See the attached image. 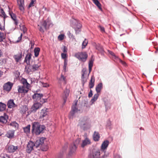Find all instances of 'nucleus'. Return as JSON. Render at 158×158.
Wrapping results in <instances>:
<instances>
[{
    "instance_id": "16",
    "label": "nucleus",
    "mask_w": 158,
    "mask_h": 158,
    "mask_svg": "<svg viewBox=\"0 0 158 158\" xmlns=\"http://www.w3.org/2000/svg\"><path fill=\"white\" fill-rule=\"evenodd\" d=\"M35 146L34 143L31 141H30L27 145L26 152L28 153H30L33 149V147Z\"/></svg>"
},
{
    "instance_id": "40",
    "label": "nucleus",
    "mask_w": 158,
    "mask_h": 158,
    "mask_svg": "<svg viewBox=\"0 0 158 158\" xmlns=\"http://www.w3.org/2000/svg\"><path fill=\"white\" fill-rule=\"evenodd\" d=\"M28 108L26 106H24L22 108L21 112L22 114H25Z\"/></svg>"
},
{
    "instance_id": "44",
    "label": "nucleus",
    "mask_w": 158,
    "mask_h": 158,
    "mask_svg": "<svg viewBox=\"0 0 158 158\" xmlns=\"http://www.w3.org/2000/svg\"><path fill=\"white\" fill-rule=\"evenodd\" d=\"M1 13L3 15V18H4V21L5 22V18L7 17V16H6V14H5V13L4 11L3 10L2 8H1Z\"/></svg>"
},
{
    "instance_id": "59",
    "label": "nucleus",
    "mask_w": 158,
    "mask_h": 158,
    "mask_svg": "<svg viewBox=\"0 0 158 158\" xmlns=\"http://www.w3.org/2000/svg\"><path fill=\"white\" fill-rule=\"evenodd\" d=\"M22 36H23V34H22V33H21L20 35V37H19L18 38V40L17 41V42H19L20 40H22Z\"/></svg>"
},
{
    "instance_id": "47",
    "label": "nucleus",
    "mask_w": 158,
    "mask_h": 158,
    "mask_svg": "<svg viewBox=\"0 0 158 158\" xmlns=\"http://www.w3.org/2000/svg\"><path fill=\"white\" fill-rule=\"evenodd\" d=\"M48 23L46 20H45L44 21L43 23L42 24V26L45 29H47V25Z\"/></svg>"
},
{
    "instance_id": "22",
    "label": "nucleus",
    "mask_w": 158,
    "mask_h": 158,
    "mask_svg": "<svg viewBox=\"0 0 158 158\" xmlns=\"http://www.w3.org/2000/svg\"><path fill=\"white\" fill-rule=\"evenodd\" d=\"M93 56H92L91 59L89 61V72L88 73V75H89L90 73L91 72V71L92 69V66H93V62L94 61V59H93Z\"/></svg>"
},
{
    "instance_id": "43",
    "label": "nucleus",
    "mask_w": 158,
    "mask_h": 158,
    "mask_svg": "<svg viewBox=\"0 0 158 158\" xmlns=\"http://www.w3.org/2000/svg\"><path fill=\"white\" fill-rule=\"evenodd\" d=\"M5 38V36L4 34L2 32H0V42L3 41Z\"/></svg>"
},
{
    "instance_id": "1",
    "label": "nucleus",
    "mask_w": 158,
    "mask_h": 158,
    "mask_svg": "<svg viewBox=\"0 0 158 158\" xmlns=\"http://www.w3.org/2000/svg\"><path fill=\"white\" fill-rule=\"evenodd\" d=\"M91 122L89 119L87 117L81 118L79 120L78 126L84 130H87L91 127Z\"/></svg>"
},
{
    "instance_id": "35",
    "label": "nucleus",
    "mask_w": 158,
    "mask_h": 158,
    "mask_svg": "<svg viewBox=\"0 0 158 158\" xmlns=\"http://www.w3.org/2000/svg\"><path fill=\"white\" fill-rule=\"evenodd\" d=\"M6 106L5 104L0 102V112L6 109Z\"/></svg>"
},
{
    "instance_id": "42",
    "label": "nucleus",
    "mask_w": 158,
    "mask_h": 158,
    "mask_svg": "<svg viewBox=\"0 0 158 158\" xmlns=\"http://www.w3.org/2000/svg\"><path fill=\"white\" fill-rule=\"evenodd\" d=\"M9 14L10 15L11 18L14 20L16 19V15L13 12H9Z\"/></svg>"
},
{
    "instance_id": "45",
    "label": "nucleus",
    "mask_w": 158,
    "mask_h": 158,
    "mask_svg": "<svg viewBox=\"0 0 158 158\" xmlns=\"http://www.w3.org/2000/svg\"><path fill=\"white\" fill-rule=\"evenodd\" d=\"M67 34V35L69 37V38L72 39H75L74 36H73V35L72 34L70 33V31H68Z\"/></svg>"
},
{
    "instance_id": "36",
    "label": "nucleus",
    "mask_w": 158,
    "mask_h": 158,
    "mask_svg": "<svg viewBox=\"0 0 158 158\" xmlns=\"http://www.w3.org/2000/svg\"><path fill=\"white\" fill-rule=\"evenodd\" d=\"M8 118L7 116L5 117L4 116H1L0 117V122L3 123H6L7 122V119Z\"/></svg>"
},
{
    "instance_id": "5",
    "label": "nucleus",
    "mask_w": 158,
    "mask_h": 158,
    "mask_svg": "<svg viewBox=\"0 0 158 158\" xmlns=\"http://www.w3.org/2000/svg\"><path fill=\"white\" fill-rule=\"evenodd\" d=\"M75 56L79 60L85 62L87 58L88 55L86 52H82L75 54Z\"/></svg>"
},
{
    "instance_id": "62",
    "label": "nucleus",
    "mask_w": 158,
    "mask_h": 158,
    "mask_svg": "<svg viewBox=\"0 0 158 158\" xmlns=\"http://www.w3.org/2000/svg\"><path fill=\"white\" fill-rule=\"evenodd\" d=\"M14 20L15 22L14 23H15V25L17 26L18 23V21L17 20V19H15V20Z\"/></svg>"
},
{
    "instance_id": "46",
    "label": "nucleus",
    "mask_w": 158,
    "mask_h": 158,
    "mask_svg": "<svg viewBox=\"0 0 158 158\" xmlns=\"http://www.w3.org/2000/svg\"><path fill=\"white\" fill-rule=\"evenodd\" d=\"M10 125L15 127H17L18 126V124L15 122H12L10 123Z\"/></svg>"
},
{
    "instance_id": "34",
    "label": "nucleus",
    "mask_w": 158,
    "mask_h": 158,
    "mask_svg": "<svg viewBox=\"0 0 158 158\" xmlns=\"http://www.w3.org/2000/svg\"><path fill=\"white\" fill-rule=\"evenodd\" d=\"M22 57V54H20L15 55L14 56V58L15 61L16 62H18L21 59Z\"/></svg>"
},
{
    "instance_id": "21",
    "label": "nucleus",
    "mask_w": 158,
    "mask_h": 158,
    "mask_svg": "<svg viewBox=\"0 0 158 158\" xmlns=\"http://www.w3.org/2000/svg\"><path fill=\"white\" fill-rule=\"evenodd\" d=\"M91 142L89 139L86 138L82 141V143L81 144V147L82 148H84L85 146L89 144Z\"/></svg>"
},
{
    "instance_id": "23",
    "label": "nucleus",
    "mask_w": 158,
    "mask_h": 158,
    "mask_svg": "<svg viewBox=\"0 0 158 158\" xmlns=\"http://www.w3.org/2000/svg\"><path fill=\"white\" fill-rule=\"evenodd\" d=\"M31 53H29L27 54L25 57L24 62H26L27 64H30V60L31 58Z\"/></svg>"
},
{
    "instance_id": "52",
    "label": "nucleus",
    "mask_w": 158,
    "mask_h": 158,
    "mask_svg": "<svg viewBox=\"0 0 158 158\" xmlns=\"http://www.w3.org/2000/svg\"><path fill=\"white\" fill-rule=\"evenodd\" d=\"M64 35L60 34L58 36V38L60 40H63L64 38Z\"/></svg>"
},
{
    "instance_id": "12",
    "label": "nucleus",
    "mask_w": 158,
    "mask_h": 158,
    "mask_svg": "<svg viewBox=\"0 0 158 158\" xmlns=\"http://www.w3.org/2000/svg\"><path fill=\"white\" fill-rule=\"evenodd\" d=\"M42 104L41 103L38 102L34 103L31 108V111L33 112H35L38 109L42 106Z\"/></svg>"
},
{
    "instance_id": "58",
    "label": "nucleus",
    "mask_w": 158,
    "mask_h": 158,
    "mask_svg": "<svg viewBox=\"0 0 158 158\" xmlns=\"http://www.w3.org/2000/svg\"><path fill=\"white\" fill-rule=\"evenodd\" d=\"M93 95V93L92 91L91 90H90V92L88 94L89 97H91Z\"/></svg>"
},
{
    "instance_id": "26",
    "label": "nucleus",
    "mask_w": 158,
    "mask_h": 158,
    "mask_svg": "<svg viewBox=\"0 0 158 158\" xmlns=\"http://www.w3.org/2000/svg\"><path fill=\"white\" fill-rule=\"evenodd\" d=\"M21 83L23 84L22 85L27 87H30V85L28 83L26 79L24 78H22L21 81Z\"/></svg>"
},
{
    "instance_id": "33",
    "label": "nucleus",
    "mask_w": 158,
    "mask_h": 158,
    "mask_svg": "<svg viewBox=\"0 0 158 158\" xmlns=\"http://www.w3.org/2000/svg\"><path fill=\"white\" fill-rule=\"evenodd\" d=\"M99 95L98 93H97L94 95L93 97L91 100V104H92L96 101L97 100Z\"/></svg>"
},
{
    "instance_id": "24",
    "label": "nucleus",
    "mask_w": 158,
    "mask_h": 158,
    "mask_svg": "<svg viewBox=\"0 0 158 158\" xmlns=\"http://www.w3.org/2000/svg\"><path fill=\"white\" fill-rule=\"evenodd\" d=\"M15 131L13 130H10L6 134V136L8 138L11 139L14 136Z\"/></svg>"
},
{
    "instance_id": "51",
    "label": "nucleus",
    "mask_w": 158,
    "mask_h": 158,
    "mask_svg": "<svg viewBox=\"0 0 158 158\" xmlns=\"http://www.w3.org/2000/svg\"><path fill=\"white\" fill-rule=\"evenodd\" d=\"M35 1V0H31V2L30 3L28 6V8H30V7L33 6Z\"/></svg>"
},
{
    "instance_id": "57",
    "label": "nucleus",
    "mask_w": 158,
    "mask_h": 158,
    "mask_svg": "<svg viewBox=\"0 0 158 158\" xmlns=\"http://www.w3.org/2000/svg\"><path fill=\"white\" fill-rule=\"evenodd\" d=\"M38 26L39 27L38 28L39 29V30L40 31L42 32L43 33L44 32V30L42 28V27L41 26H40L39 25H38Z\"/></svg>"
},
{
    "instance_id": "50",
    "label": "nucleus",
    "mask_w": 158,
    "mask_h": 158,
    "mask_svg": "<svg viewBox=\"0 0 158 158\" xmlns=\"http://www.w3.org/2000/svg\"><path fill=\"white\" fill-rule=\"evenodd\" d=\"M1 158H11L8 155L5 154H3V155L1 156Z\"/></svg>"
},
{
    "instance_id": "48",
    "label": "nucleus",
    "mask_w": 158,
    "mask_h": 158,
    "mask_svg": "<svg viewBox=\"0 0 158 158\" xmlns=\"http://www.w3.org/2000/svg\"><path fill=\"white\" fill-rule=\"evenodd\" d=\"M111 122L110 121H108L107 123L106 126L107 127H108L109 129H111Z\"/></svg>"
},
{
    "instance_id": "37",
    "label": "nucleus",
    "mask_w": 158,
    "mask_h": 158,
    "mask_svg": "<svg viewBox=\"0 0 158 158\" xmlns=\"http://www.w3.org/2000/svg\"><path fill=\"white\" fill-rule=\"evenodd\" d=\"M40 49L39 48H36L34 49V52L35 56V57H37L39 55Z\"/></svg>"
},
{
    "instance_id": "11",
    "label": "nucleus",
    "mask_w": 158,
    "mask_h": 158,
    "mask_svg": "<svg viewBox=\"0 0 158 158\" xmlns=\"http://www.w3.org/2000/svg\"><path fill=\"white\" fill-rule=\"evenodd\" d=\"M109 143V141L106 140L104 141L102 144L100 151L103 152L105 154H107L108 153H106V150L108 147Z\"/></svg>"
},
{
    "instance_id": "14",
    "label": "nucleus",
    "mask_w": 158,
    "mask_h": 158,
    "mask_svg": "<svg viewBox=\"0 0 158 158\" xmlns=\"http://www.w3.org/2000/svg\"><path fill=\"white\" fill-rule=\"evenodd\" d=\"M18 148V146H14L12 145H8L7 147V152L9 153H13L16 151Z\"/></svg>"
},
{
    "instance_id": "53",
    "label": "nucleus",
    "mask_w": 158,
    "mask_h": 158,
    "mask_svg": "<svg viewBox=\"0 0 158 158\" xmlns=\"http://www.w3.org/2000/svg\"><path fill=\"white\" fill-rule=\"evenodd\" d=\"M61 57L63 59H65L67 57V54L66 53H62L61 54Z\"/></svg>"
},
{
    "instance_id": "32",
    "label": "nucleus",
    "mask_w": 158,
    "mask_h": 158,
    "mask_svg": "<svg viewBox=\"0 0 158 158\" xmlns=\"http://www.w3.org/2000/svg\"><path fill=\"white\" fill-rule=\"evenodd\" d=\"M31 126L30 125H27L26 127H23L24 132L26 134H28L30 133Z\"/></svg>"
},
{
    "instance_id": "30",
    "label": "nucleus",
    "mask_w": 158,
    "mask_h": 158,
    "mask_svg": "<svg viewBox=\"0 0 158 158\" xmlns=\"http://www.w3.org/2000/svg\"><path fill=\"white\" fill-rule=\"evenodd\" d=\"M94 78L93 77H92L89 84V87L90 89L93 87L94 85Z\"/></svg>"
},
{
    "instance_id": "2",
    "label": "nucleus",
    "mask_w": 158,
    "mask_h": 158,
    "mask_svg": "<svg viewBox=\"0 0 158 158\" xmlns=\"http://www.w3.org/2000/svg\"><path fill=\"white\" fill-rule=\"evenodd\" d=\"M32 132L37 135H38L42 133L45 128L44 125H40V123L36 122L32 123Z\"/></svg>"
},
{
    "instance_id": "15",
    "label": "nucleus",
    "mask_w": 158,
    "mask_h": 158,
    "mask_svg": "<svg viewBox=\"0 0 158 158\" xmlns=\"http://www.w3.org/2000/svg\"><path fill=\"white\" fill-rule=\"evenodd\" d=\"M82 71L83 73L82 75L81 78L82 81L84 83L86 82L87 78H88L89 75H88V71L86 69H83Z\"/></svg>"
},
{
    "instance_id": "29",
    "label": "nucleus",
    "mask_w": 158,
    "mask_h": 158,
    "mask_svg": "<svg viewBox=\"0 0 158 158\" xmlns=\"http://www.w3.org/2000/svg\"><path fill=\"white\" fill-rule=\"evenodd\" d=\"M96 49L100 52L101 53L104 52V50L102 46L99 44H98L96 45Z\"/></svg>"
},
{
    "instance_id": "18",
    "label": "nucleus",
    "mask_w": 158,
    "mask_h": 158,
    "mask_svg": "<svg viewBox=\"0 0 158 158\" xmlns=\"http://www.w3.org/2000/svg\"><path fill=\"white\" fill-rule=\"evenodd\" d=\"M48 110L46 108H44L41 110L40 113V118H43L47 116L48 115V112L47 110Z\"/></svg>"
},
{
    "instance_id": "7",
    "label": "nucleus",
    "mask_w": 158,
    "mask_h": 158,
    "mask_svg": "<svg viewBox=\"0 0 158 158\" xmlns=\"http://www.w3.org/2000/svg\"><path fill=\"white\" fill-rule=\"evenodd\" d=\"M75 20V22H73L72 26L75 30L76 34H77L81 31V29L82 26L79 21L76 20Z\"/></svg>"
},
{
    "instance_id": "6",
    "label": "nucleus",
    "mask_w": 158,
    "mask_h": 158,
    "mask_svg": "<svg viewBox=\"0 0 158 158\" xmlns=\"http://www.w3.org/2000/svg\"><path fill=\"white\" fill-rule=\"evenodd\" d=\"M80 139L77 138L73 143L71 144L70 147V153L72 154L76 151L77 146L80 143Z\"/></svg>"
},
{
    "instance_id": "31",
    "label": "nucleus",
    "mask_w": 158,
    "mask_h": 158,
    "mask_svg": "<svg viewBox=\"0 0 158 158\" xmlns=\"http://www.w3.org/2000/svg\"><path fill=\"white\" fill-rule=\"evenodd\" d=\"M94 3L101 10H102V9L101 7V4L98 0H92Z\"/></svg>"
},
{
    "instance_id": "8",
    "label": "nucleus",
    "mask_w": 158,
    "mask_h": 158,
    "mask_svg": "<svg viewBox=\"0 0 158 158\" xmlns=\"http://www.w3.org/2000/svg\"><path fill=\"white\" fill-rule=\"evenodd\" d=\"M100 150H98L96 151H93L92 153V158H105L109 154H105L101 156L100 157Z\"/></svg>"
},
{
    "instance_id": "38",
    "label": "nucleus",
    "mask_w": 158,
    "mask_h": 158,
    "mask_svg": "<svg viewBox=\"0 0 158 158\" xmlns=\"http://www.w3.org/2000/svg\"><path fill=\"white\" fill-rule=\"evenodd\" d=\"M40 66V65L39 64H34L32 65V69L33 71L37 70L39 67Z\"/></svg>"
},
{
    "instance_id": "20",
    "label": "nucleus",
    "mask_w": 158,
    "mask_h": 158,
    "mask_svg": "<svg viewBox=\"0 0 158 158\" xmlns=\"http://www.w3.org/2000/svg\"><path fill=\"white\" fill-rule=\"evenodd\" d=\"M17 2L19 9L21 10H24V0H17Z\"/></svg>"
},
{
    "instance_id": "64",
    "label": "nucleus",
    "mask_w": 158,
    "mask_h": 158,
    "mask_svg": "<svg viewBox=\"0 0 158 158\" xmlns=\"http://www.w3.org/2000/svg\"><path fill=\"white\" fill-rule=\"evenodd\" d=\"M0 61H1L3 62V63H5L6 62V60L4 59H2L0 60Z\"/></svg>"
},
{
    "instance_id": "10",
    "label": "nucleus",
    "mask_w": 158,
    "mask_h": 158,
    "mask_svg": "<svg viewBox=\"0 0 158 158\" xmlns=\"http://www.w3.org/2000/svg\"><path fill=\"white\" fill-rule=\"evenodd\" d=\"M29 88L22 85H18V91L19 93H27L28 92Z\"/></svg>"
},
{
    "instance_id": "56",
    "label": "nucleus",
    "mask_w": 158,
    "mask_h": 158,
    "mask_svg": "<svg viewBox=\"0 0 158 158\" xmlns=\"http://www.w3.org/2000/svg\"><path fill=\"white\" fill-rule=\"evenodd\" d=\"M60 80L61 81H63L65 82V77L62 74L61 75Z\"/></svg>"
},
{
    "instance_id": "9",
    "label": "nucleus",
    "mask_w": 158,
    "mask_h": 158,
    "mask_svg": "<svg viewBox=\"0 0 158 158\" xmlns=\"http://www.w3.org/2000/svg\"><path fill=\"white\" fill-rule=\"evenodd\" d=\"M77 104V101L76 102L75 104L72 106V110L70 112L69 116V118L70 119L73 118L74 117L75 114L78 111L77 108L76 107Z\"/></svg>"
},
{
    "instance_id": "41",
    "label": "nucleus",
    "mask_w": 158,
    "mask_h": 158,
    "mask_svg": "<svg viewBox=\"0 0 158 158\" xmlns=\"http://www.w3.org/2000/svg\"><path fill=\"white\" fill-rule=\"evenodd\" d=\"M63 158V152L62 151L58 153L57 154L55 158Z\"/></svg>"
},
{
    "instance_id": "55",
    "label": "nucleus",
    "mask_w": 158,
    "mask_h": 158,
    "mask_svg": "<svg viewBox=\"0 0 158 158\" xmlns=\"http://www.w3.org/2000/svg\"><path fill=\"white\" fill-rule=\"evenodd\" d=\"M99 27L100 28V30L102 32H105V29L103 27L99 26Z\"/></svg>"
},
{
    "instance_id": "61",
    "label": "nucleus",
    "mask_w": 158,
    "mask_h": 158,
    "mask_svg": "<svg viewBox=\"0 0 158 158\" xmlns=\"http://www.w3.org/2000/svg\"><path fill=\"white\" fill-rule=\"evenodd\" d=\"M119 60L120 62L123 65H126V64L125 62L123 61L122 60H121L120 59H119Z\"/></svg>"
},
{
    "instance_id": "3",
    "label": "nucleus",
    "mask_w": 158,
    "mask_h": 158,
    "mask_svg": "<svg viewBox=\"0 0 158 158\" xmlns=\"http://www.w3.org/2000/svg\"><path fill=\"white\" fill-rule=\"evenodd\" d=\"M37 91L34 92V94L32 96V98L34 101L35 102H40L43 104L47 101V99L43 98V95L42 94H39L37 93Z\"/></svg>"
},
{
    "instance_id": "19",
    "label": "nucleus",
    "mask_w": 158,
    "mask_h": 158,
    "mask_svg": "<svg viewBox=\"0 0 158 158\" xmlns=\"http://www.w3.org/2000/svg\"><path fill=\"white\" fill-rule=\"evenodd\" d=\"M7 105L9 108H11L17 106V105L14 102V100L13 99H10L8 101Z\"/></svg>"
},
{
    "instance_id": "27",
    "label": "nucleus",
    "mask_w": 158,
    "mask_h": 158,
    "mask_svg": "<svg viewBox=\"0 0 158 158\" xmlns=\"http://www.w3.org/2000/svg\"><path fill=\"white\" fill-rule=\"evenodd\" d=\"M102 83H99L96 87V90L97 93H100L102 88Z\"/></svg>"
},
{
    "instance_id": "54",
    "label": "nucleus",
    "mask_w": 158,
    "mask_h": 158,
    "mask_svg": "<svg viewBox=\"0 0 158 158\" xmlns=\"http://www.w3.org/2000/svg\"><path fill=\"white\" fill-rule=\"evenodd\" d=\"M110 53V54L112 56H114V58L115 59H119V58H118V57L116 56L115 55V54L112 52H111V51H110V52H109Z\"/></svg>"
},
{
    "instance_id": "28",
    "label": "nucleus",
    "mask_w": 158,
    "mask_h": 158,
    "mask_svg": "<svg viewBox=\"0 0 158 158\" xmlns=\"http://www.w3.org/2000/svg\"><path fill=\"white\" fill-rule=\"evenodd\" d=\"M28 65V66H26L25 68V70L28 73H29L31 71H33L32 69V65H30V64Z\"/></svg>"
},
{
    "instance_id": "17",
    "label": "nucleus",
    "mask_w": 158,
    "mask_h": 158,
    "mask_svg": "<svg viewBox=\"0 0 158 158\" xmlns=\"http://www.w3.org/2000/svg\"><path fill=\"white\" fill-rule=\"evenodd\" d=\"M69 89H66L64 91L63 95V98L64 101V104L66 102L67 98L69 96Z\"/></svg>"
},
{
    "instance_id": "63",
    "label": "nucleus",
    "mask_w": 158,
    "mask_h": 158,
    "mask_svg": "<svg viewBox=\"0 0 158 158\" xmlns=\"http://www.w3.org/2000/svg\"><path fill=\"white\" fill-rule=\"evenodd\" d=\"M67 60H66V59L64 60V65H65V66H67Z\"/></svg>"
},
{
    "instance_id": "13",
    "label": "nucleus",
    "mask_w": 158,
    "mask_h": 158,
    "mask_svg": "<svg viewBox=\"0 0 158 158\" xmlns=\"http://www.w3.org/2000/svg\"><path fill=\"white\" fill-rule=\"evenodd\" d=\"M13 85V84L10 81H8L4 84L3 86V89L9 91L10 90Z\"/></svg>"
},
{
    "instance_id": "60",
    "label": "nucleus",
    "mask_w": 158,
    "mask_h": 158,
    "mask_svg": "<svg viewBox=\"0 0 158 158\" xmlns=\"http://www.w3.org/2000/svg\"><path fill=\"white\" fill-rule=\"evenodd\" d=\"M63 51L64 53H66L67 52V49L66 47L64 46L63 48Z\"/></svg>"
},
{
    "instance_id": "25",
    "label": "nucleus",
    "mask_w": 158,
    "mask_h": 158,
    "mask_svg": "<svg viewBox=\"0 0 158 158\" xmlns=\"http://www.w3.org/2000/svg\"><path fill=\"white\" fill-rule=\"evenodd\" d=\"M100 135L98 132L94 131L93 135V138L94 140L96 141H98L100 139Z\"/></svg>"
},
{
    "instance_id": "39",
    "label": "nucleus",
    "mask_w": 158,
    "mask_h": 158,
    "mask_svg": "<svg viewBox=\"0 0 158 158\" xmlns=\"http://www.w3.org/2000/svg\"><path fill=\"white\" fill-rule=\"evenodd\" d=\"M88 43V40L85 39L82 43V48L83 49L85 48L86 46L87 45Z\"/></svg>"
},
{
    "instance_id": "49",
    "label": "nucleus",
    "mask_w": 158,
    "mask_h": 158,
    "mask_svg": "<svg viewBox=\"0 0 158 158\" xmlns=\"http://www.w3.org/2000/svg\"><path fill=\"white\" fill-rule=\"evenodd\" d=\"M41 85L43 87H49V85L48 84L46 83H44L43 82H41Z\"/></svg>"
},
{
    "instance_id": "4",
    "label": "nucleus",
    "mask_w": 158,
    "mask_h": 158,
    "mask_svg": "<svg viewBox=\"0 0 158 158\" xmlns=\"http://www.w3.org/2000/svg\"><path fill=\"white\" fill-rule=\"evenodd\" d=\"M45 140V138L44 137H42L37 139L36 142L34 143L35 146L36 148L40 147L43 151H46L48 149L47 146H45V148H43V147L45 146L44 141Z\"/></svg>"
}]
</instances>
